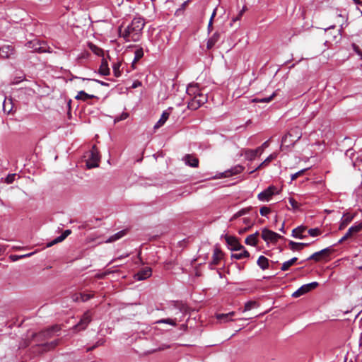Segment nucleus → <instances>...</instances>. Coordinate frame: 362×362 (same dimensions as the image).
<instances>
[{"label":"nucleus","instance_id":"1","mask_svg":"<svg viewBox=\"0 0 362 362\" xmlns=\"http://www.w3.org/2000/svg\"><path fill=\"white\" fill-rule=\"evenodd\" d=\"M145 22L142 18H133L131 23L122 31L119 28V36L126 42H137L140 40Z\"/></svg>","mask_w":362,"mask_h":362},{"label":"nucleus","instance_id":"2","mask_svg":"<svg viewBox=\"0 0 362 362\" xmlns=\"http://www.w3.org/2000/svg\"><path fill=\"white\" fill-rule=\"evenodd\" d=\"M281 189L276 186L270 185L267 189L260 192L257 197L259 201L268 202L273 200L274 197L279 195Z\"/></svg>","mask_w":362,"mask_h":362},{"label":"nucleus","instance_id":"3","mask_svg":"<svg viewBox=\"0 0 362 362\" xmlns=\"http://www.w3.org/2000/svg\"><path fill=\"white\" fill-rule=\"evenodd\" d=\"M100 156L97 148L93 146L90 151L86 160V166L88 169L98 167Z\"/></svg>","mask_w":362,"mask_h":362},{"label":"nucleus","instance_id":"4","mask_svg":"<svg viewBox=\"0 0 362 362\" xmlns=\"http://www.w3.org/2000/svg\"><path fill=\"white\" fill-rule=\"evenodd\" d=\"M25 46L28 49H32L33 52L39 53L51 52L49 47H47L45 42L41 43L37 40H33L28 42L25 44Z\"/></svg>","mask_w":362,"mask_h":362},{"label":"nucleus","instance_id":"5","mask_svg":"<svg viewBox=\"0 0 362 362\" xmlns=\"http://www.w3.org/2000/svg\"><path fill=\"white\" fill-rule=\"evenodd\" d=\"M333 251L334 250L331 247L325 248L311 255L307 260H314L315 262L327 260Z\"/></svg>","mask_w":362,"mask_h":362},{"label":"nucleus","instance_id":"6","mask_svg":"<svg viewBox=\"0 0 362 362\" xmlns=\"http://www.w3.org/2000/svg\"><path fill=\"white\" fill-rule=\"evenodd\" d=\"M92 321V315L89 310L86 311L82 315L80 321L73 327V329L75 332L84 330L89 323Z\"/></svg>","mask_w":362,"mask_h":362},{"label":"nucleus","instance_id":"7","mask_svg":"<svg viewBox=\"0 0 362 362\" xmlns=\"http://www.w3.org/2000/svg\"><path fill=\"white\" fill-rule=\"evenodd\" d=\"M207 102V97L206 95H199V96L193 97L192 99L188 103L187 107L192 110H196L202 105Z\"/></svg>","mask_w":362,"mask_h":362},{"label":"nucleus","instance_id":"8","mask_svg":"<svg viewBox=\"0 0 362 362\" xmlns=\"http://www.w3.org/2000/svg\"><path fill=\"white\" fill-rule=\"evenodd\" d=\"M168 37L165 33L158 32L153 40V44L158 50H163L165 48Z\"/></svg>","mask_w":362,"mask_h":362},{"label":"nucleus","instance_id":"9","mask_svg":"<svg viewBox=\"0 0 362 362\" xmlns=\"http://www.w3.org/2000/svg\"><path fill=\"white\" fill-rule=\"evenodd\" d=\"M261 235L264 241H270L272 243H276L279 239L283 238L281 235L267 228H264L262 230Z\"/></svg>","mask_w":362,"mask_h":362},{"label":"nucleus","instance_id":"10","mask_svg":"<svg viewBox=\"0 0 362 362\" xmlns=\"http://www.w3.org/2000/svg\"><path fill=\"white\" fill-rule=\"evenodd\" d=\"M317 286V282H312L308 284H305L300 287L296 291H295L292 296L295 298L300 297V296L307 293L313 289H315Z\"/></svg>","mask_w":362,"mask_h":362},{"label":"nucleus","instance_id":"11","mask_svg":"<svg viewBox=\"0 0 362 362\" xmlns=\"http://www.w3.org/2000/svg\"><path fill=\"white\" fill-rule=\"evenodd\" d=\"M59 339H56L51 342H47L41 344H37L35 348L37 349V351L41 354L54 349L57 346L59 345Z\"/></svg>","mask_w":362,"mask_h":362},{"label":"nucleus","instance_id":"12","mask_svg":"<svg viewBox=\"0 0 362 362\" xmlns=\"http://www.w3.org/2000/svg\"><path fill=\"white\" fill-rule=\"evenodd\" d=\"M362 230V223H358L349 228L346 234L339 240V243H342L346 240L353 237L354 235Z\"/></svg>","mask_w":362,"mask_h":362},{"label":"nucleus","instance_id":"13","mask_svg":"<svg viewBox=\"0 0 362 362\" xmlns=\"http://www.w3.org/2000/svg\"><path fill=\"white\" fill-rule=\"evenodd\" d=\"M225 239L231 250L238 251L244 248V246L240 243L238 238L234 236L226 235Z\"/></svg>","mask_w":362,"mask_h":362},{"label":"nucleus","instance_id":"14","mask_svg":"<svg viewBox=\"0 0 362 362\" xmlns=\"http://www.w3.org/2000/svg\"><path fill=\"white\" fill-rule=\"evenodd\" d=\"M41 334V332L39 333H33L32 334V339L25 341L23 342V344H21V347L25 348V347L30 346L31 344V341H34L36 343H39V342L46 340L49 338H51V335L48 334V335H46V337H42V336H39V334Z\"/></svg>","mask_w":362,"mask_h":362},{"label":"nucleus","instance_id":"15","mask_svg":"<svg viewBox=\"0 0 362 362\" xmlns=\"http://www.w3.org/2000/svg\"><path fill=\"white\" fill-rule=\"evenodd\" d=\"M152 274V270L150 267H145L139 270L134 274V279L137 281L145 280Z\"/></svg>","mask_w":362,"mask_h":362},{"label":"nucleus","instance_id":"16","mask_svg":"<svg viewBox=\"0 0 362 362\" xmlns=\"http://www.w3.org/2000/svg\"><path fill=\"white\" fill-rule=\"evenodd\" d=\"M182 160L188 166L192 168H197L199 166V159L193 155L186 154L182 158Z\"/></svg>","mask_w":362,"mask_h":362},{"label":"nucleus","instance_id":"17","mask_svg":"<svg viewBox=\"0 0 362 362\" xmlns=\"http://www.w3.org/2000/svg\"><path fill=\"white\" fill-rule=\"evenodd\" d=\"M14 54V48L12 45H4L0 47V57L3 59L9 58Z\"/></svg>","mask_w":362,"mask_h":362},{"label":"nucleus","instance_id":"18","mask_svg":"<svg viewBox=\"0 0 362 362\" xmlns=\"http://www.w3.org/2000/svg\"><path fill=\"white\" fill-rule=\"evenodd\" d=\"M187 93L192 97L199 96V95H204L200 93V89L197 83L189 84L187 87Z\"/></svg>","mask_w":362,"mask_h":362},{"label":"nucleus","instance_id":"19","mask_svg":"<svg viewBox=\"0 0 362 362\" xmlns=\"http://www.w3.org/2000/svg\"><path fill=\"white\" fill-rule=\"evenodd\" d=\"M307 230V227L304 226H298L292 230V236L296 238L303 239L306 237L304 233Z\"/></svg>","mask_w":362,"mask_h":362},{"label":"nucleus","instance_id":"20","mask_svg":"<svg viewBox=\"0 0 362 362\" xmlns=\"http://www.w3.org/2000/svg\"><path fill=\"white\" fill-rule=\"evenodd\" d=\"M221 34L219 32H215L207 41L206 48L211 49L220 40Z\"/></svg>","mask_w":362,"mask_h":362},{"label":"nucleus","instance_id":"21","mask_svg":"<svg viewBox=\"0 0 362 362\" xmlns=\"http://www.w3.org/2000/svg\"><path fill=\"white\" fill-rule=\"evenodd\" d=\"M223 257V252L221 251V249L216 247L214 250V254L212 257V260L211 262V264L212 265H217L219 264L220 260Z\"/></svg>","mask_w":362,"mask_h":362},{"label":"nucleus","instance_id":"22","mask_svg":"<svg viewBox=\"0 0 362 362\" xmlns=\"http://www.w3.org/2000/svg\"><path fill=\"white\" fill-rule=\"evenodd\" d=\"M71 233V230H69V229L64 230L63 232V233L60 236L56 238L52 241H51L50 243H47V247H51V246H52V245H55L57 243L62 242Z\"/></svg>","mask_w":362,"mask_h":362},{"label":"nucleus","instance_id":"23","mask_svg":"<svg viewBox=\"0 0 362 362\" xmlns=\"http://www.w3.org/2000/svg\"><path fill=\"white\" fill-rule=\"evenodd\" d=\"M310 244L309 243H296L292 240H291L288 243V246L291 250L295 251V250H301L304 247H308Z\"/></svg>","mask_w":362,"mask_h":362},{"label":"nucleus","instance_id":"24","mask_svg":"<svg viewBox=\"0 0 362 362\" xmlns=\"http://www.w3.org/2000/svg\"><path fill=\"white\" fill-rule=\"evenodd\" d=\"M98 72L100 74L103 76H108L110 74V69L108 67V64L106 59H103L101 64L100 66Z\"/></svg>","mask_w":362,"mask_h":362},{"label":"nucleus","instance_id":"25","mask_svg":"<svg viewBox=\"0 0 362 362\" xmlns=\"http://www.w3.org/2000/svg\"><path fill=\"white\" fill-rule=\"evenodd\" d=\"M235 315V312H230L226 314H216V317L218 320L223 322L232 321V317Z\"/></svg>","mask_w":362,"mask_h":362},{"label":"nucleus","instance_id":"26","mask_svg":"<svg viewBox=\"0 0 362 362\" xmlns=\"http://www.w3.org/2000/svg\"><path fill=\"white\" fill-rule=\"evenodd\" d=\"M258 236H259L258 232H256L254 234L248 235L245 240V244L249 245L255 246L258 242V240H257Z\"/></svg>","mask_w":362,"mask_h":362},{"label":"nucleus","instance_id":"27","mask_svg":"<svg viewBox=\"0 0 362 362\" xmlns=\"http://www.w3.org/2000/svg\"><path fill=\"white\" fill-rule=\"evenodd\" d=\"M354 216L351 214H346L342 217L341 222L340 223L339 230L344 229L346 226L352 221Z\"/></svg>","mask_w":362,"mask_h":362},{"label":"nucleus","instance_id":"28","mask_svg":"<svg viewBox=\"0 0 362 362\" xmlns=\"http://www.w3.org/2000/svg\"><path fill=\"white\" fill-rule=\"evenodd\" d=\"M170 115V112L168 110H165L161 115L160 119L157 122V123L154 125L155 129H158L161 126H163L165 122L167 121Z\"/></svg>","mask_w":362,"mask_h":362},{"label":"nucleus","instance_id":"29","mask_svg":"<svg viewBox=\"0 0 362 362\" xmlns=\"http://www.w3.org/2000/svg\"><path fill=\"white\" fill-rule=\"evenodd\" d=\"M60 329H61L60 326L56 325L52 326L51 327H49L45 330L42 331L41 334H39V336L46 337V335L49 334V335H51V337H52L53 332H59Z\"/></svg>","mask_w":362,"mask_h":362},{"label":"nucleus","instance_id":"30","mask_svg":"<svg viewBox=\"0 0 362 362\" xmlns=\"http://www.w3.org/2000/svg\"><path fill=\"white\" fill-rule=\"evenodd\" d=\"M96 96H95L94 95H90V94H88L86 93L85 91L83 90H81L78 93L77 95L75 97V99L76 100H82V101H87L88 99H92V98H95Z\"/></svg>","mask_w":362,"mask_h":362},{"label":"nucleus","instance_id":"31","mask_svg":"<svg viewBox=\"0 0 362 362\" xmlns=\"http://www.w3.org/2000/svg\"><path fill=\"white\" fill-rule=\"evenodd\" d=\"M127 234V230H122L121 231H119L118 233L114 234L113 235L110 236L105 243H113L120 238H122L123 236H124Z\"/></svg>","mask_w":362,"mask_h":362},{"label":"nucleus","instance_id":"32","mask_svg":"<svg viewBox=\"0 0 362 362\" xmlns=\"http://www.w3.org/2000/svg\"><path fill=\"white\" fill-rule=\"evenodd\" d=\"M258 266L263 270L269 268V259L264 256H260L257 259Z\"/></svg>","mask_w":362,"mask_h":362},{"label":"nucleus","instance_id":"33","mask_svg":"<svg viewBox=\"0 0 362 362\" xmlns=\"http://www.w3.org/2000/svg\"><path fill=\"white\" fill-rule=\"evenodd\" d=\"M242 252L235 253L231 255L232 259H241L243 258H248L250 257V252L244 247L242 248Z\"/></svg>","mask_w":362,"mask_h":362},{"label":"nucleus","instance_id":"34","mask_svg":"<svg viewBox=\"0 0 362 362\" xmlns=\"http://www.w3.org/2000/svg\"><path fill=\"white\" fill-rule=\"evenodd\" d=\"M88 47L97 56H103V50L101 48L96 46L95 45H94L93 43L88 42Z\"/></svg>","mask_w":362,"mask_h":362},{"label":"nucleus","instance_id":"35","mask_svg":"<svg viewBox=\"0 0 362 362\" xmlns=\"http://www.w3.org/2000/svg\"><path fill=\"white\" fill-rule=\"evenodd\" d=\"M298 260L297 257H293L292 259H289L288 261H286L283 263L281 269L282 271H287L288 269L293 266Z\"/></svg>","mask_w":362,"mask_h":362},{"label":"nucleus","instance_id":"36","mask_svg":"<svg viewBox=\"0 0 362 362\" xmlns=\"http://www.w3.org/2000/svg\"><path fill=\"white\" fill-rule=\"evenodd\" d=\"M144 57V49L142 47L136 46V49L134 52V58L133 63L138 62Z\"/></svg>","mask_w":362,"mask_h":362},{"label":"nucleus","instance_id":"37","mask_svg":"<svg viewBox=\"0 0 362 362\" xmlns=\"http://www.w3.org/2000/svg\"><path fill=\"white\" fill-rule=\"evenodd\" d=\"M243 170V168L240 165H237L235 168H232L229 171H226L225 173V177H228L233 175H237L240 173Z\"/></svg>","mask_w":362,"mask_h":362},{"label":"nucleus","instance_id":"38","mask_svg":"<svg viewBox=\"0 0 362 362\" xmlns=\"http://www.w3.org/2000/svg\"><path fill=\"white\" fill-rule=\"evenodd\" d=\"M16 177H18V178L20 177V176L18 175L16 173L8 174L6 177H2L1 181L6 184H11L16 180Z\"/></svg>","mask_w":362,"mask_h":362},{"label":"nucleus","instance_id":"39","mask_svg":"<svg viewBox=\"0 0 362 362\" xmlns=\"http://www.w3.org/2000/svg\"><path fill=\"white\" fill-rule=\"evenodd\" d=\"M250 209H251V208L248 207V208H245V209H243L240 210L239 211H238L236 214H235L231 217V218L230 219V221H233L235 219L238 218V217H240V216L247 214L250 211Z\"/></svg>","mask_w":362,"mask_h":362},{"label":"nucleus","instance_id":"40","mask_svg":"<svg viewBox=\"0 0 362 362\" xmlns=\"http://www.w3.org/2000/svg\"><path fill=\"white\" fill-rule=\"evenodd\" d=\"M122 63L118 61L115 62L112 65V70L115 77H119L121 76L120 66Z\"/></svg>","mask_w":362,"mask_h":362},{"label":"nucleus","instance_id":"41","mask_svg":"<svg viewBox=\"0 0 362 362\" xmlns=\"http://www.w3.org/2000/svg\"><path fill=\"white\" fill-rule=\"evenodd\" d=\"M257 306V303L256 301H255V300L247 301L245 304V308H244L243 312L249 311L251 309H252L253 308H255Z\"/></svg>","mask_w":362,"mask_h":362},{"label":"nucleus","instance_id":"42","mask_svg":"<svg viewBox=\"0 0 362 362\" xmlns=\"http://www.w3.org/2000/svg\"><path fill=\"white\" fill-rule=\"evenodd\" d=\"M276 93H273L269 97L262 98H255L254 99V102L256 103H269L273 100L275 97Z\"/></svg>","mask_w":362,"mask_h":362},{"label":"nucleus","instance_id":"43","mask_svg":"<svg viewBox=\"0 0 362 362\" xmlns=\"http://www.w3.org/2000/svg\"><path fill=\"white\" fill-rule=\"evenodd\" d=\"M105 342V339L102 338V339H98L93 346L88 347L87 349V352L91 351L94 350L95 348H97L100 346L104 345Z\"/></svg>","mask_w":362,"mask_h":362},{"label":"nucleus","instance_id":"44","mask_svg":"<svg viewBox=\"0 0 362 362\" xmlns=\"http://www.w3.org/2000/svg\"><path fill=\"white\" fill-rule=\"evenodd\" d=\"M308 233L312 237H316L321 235L322 231L318 228L307 229Z\"/></svg>","mask_w":362,"mask_h":362},{"label":"nucleus","instance_id":"45","mask_svg":"<svg viewBox=\"0 0 362 362\" xmlns=\"http://www.w3.org/2000/svg\"><path fill=\"white\" fill-rule=\"evenodd\" d=\"M337 23L339 25L340 27H342L344 22L346 21V16L341 13L337 14Z\"/></svg>","mask_w":362,"mask_h":362},{"label":"nucleus","instance_id":"46","mask_svg":"<svg viewBox=\"0 0 362 362\" xmlns=\"http://www.w3.org/2000/svg\"><path fill=\"white\" fill-rule=\"evenodd\" d=\"M216 14V8H215L212 13V15L211 16V18L209 20V24H208V28H207V30H208V33H211L212 31V29H213V20H214V18L215 17Z\"/></svg>","mask_w":362,"mask_h":362},{"label":"nucleus","instance_id":"47","mask_svg":"<svg viewBox=\"0 0 362 362\" xmlns=\"http://www.w3.org/2000/svg\"><path fill=\"white\" fill-rule=\"evenodd\" d=\"M157 322L158 323H166V324L171 325L173 326L176 325L175 321L170 318L162 319V320H158Z\"/></svg>","mask_w":362,"mask_h":362},{"label":"nucleus","instance_id":"48","mask_svg":"<svg viewBox=\"0 0 362 362\" xmlns=\"http://www.w3.org/2000/svg\"><path fill=\"white\" fill-rule=\"evenodd\" d=\"M94 295L93 294H85V293H80V298H81V301H87L88 300L93 298Z\"/></svg>","mask_w":362,"mask_h":362},{"label":"nucleus","instance_id":"49","mask_svg":"<svg viewBox=\"0 0 362 362\" xmlns=\"http://www.w3.org/2000/svg\"><path fill=\"white\" fill-rule=\"evenodd\" d=\"M271 209L269 207L263 206L260 209V214L263 216H266L268 214H269Z\"/></svg>","mask_w":362,"mask_h":362},{"label":"nucleus","instance_id":"50","mask_svg":"<svg viewBox=\"0 0 362 362\" xmlns=\"http://www.w3.org/2000/svg\"><path fill=\"white\" fill-rule=\"evenodd\" d=\"M90 56V54L88 52H83L82 53H81L78 57H77V60L78 61H80L81 59H86L89 57Z\"/></svg>","mask_w":362,"mask_h":362},{"label":"nucleus","instance_id":"51","mask_svg":"<svg viewBox=\"0 0 362 362\" xmlns=\"http://www.w3.org/2000/svg\"><path fill=\"white\" fill-rule=\"evenodd\" d=\"M171 347L170 345H168V344H162L160 346H159L158 349H154L152 351V353L153 352H156V351H163L165 349H170Z\"/></svg>","mask_w":362,"mask_h":362},{"label":"nucleus","instance_id":"52","mask_svg":"<svg viewBox=\"0 0 362 362\" xmlns=\"http://www.w3.org/2000/svg\"><path fill=\"white\" fill-rule=\"evenodd\" d=\"M276 158V153H272L271 155H269L264 160V163L266 165H267L268 163H269L272 160L275 159Z\"/></svg>","mask_w":362,"mask_h":362},{"label":"nucleus","instance_id":"53","mask_svg":"<svg viewBox=\"0 0 362 362\" xmlns=\"http://www.w3.org/2000/svg\"><path fill=\"white\" fill-rule=\"evenodd\" d=\"M353 49L354 52L361 57L362 59V51L360 49L359 47L356 45V44L352 45Z\"/></svg>","mask_w":362,"mask_h":362},{"label":"nucleus","instance_id":"54","mask_svg":"<svg viewBox=\"0 0 362 362\" xmlns=\"http://www.w3.org/2000/svg\"><path fill=\"white\" fill-rule=\"evenodd\" d=\"M246 154H247V156L249 157L250 159L254 158L257 155V151H254V150L247 151Z\"/></svg>","mask_w":362,"mask_h":362},{"label":"nucleus","instance_id":"55","mask_svg":"<svg viewBox=\"0 0 362 362\" xmlns=\"http://www.w3.org/2000/svg\"><path fill=\"white\" fill-rule=\"evenodd\" d=\"M305 170H306V169H303V170L291 175V180H296L298 176L301 175Z\"/></svg>","mask_w":362,"mask_h":362},{"label":"nucleus","instance_id":"56","mask_svg":"<svg viewBox=\"0 0 362 362\" xmlns=\"http://www.w3.org/2000/svg\"><path fill=\"white\" fill-rule=\"evenodd\" d=\"M33 255V253H30V254H27V255H22V256H20V257H17V256H11V257L13 259V260H16V259H18L20 258H22V257H30Z\"/></svg>","mask_w":362,"mask_h":362},{"label":"nucleus","instance_id":"57","mask_svg":"<svg viewBox=\"0 0 362 362\" xmlns=\"http://www.w3.org/2000/svg\"><path fill=\"white\" fill-rule=\"evenodd\" d=\"M71 298H72L73 301H75V302L78 301L79 300H81L80 293H75L72 296Z\"/></svg>","mask_w":362,"mask_h":362},{"label":"nucleus","instance_id":"58","mask_svg":"<svg viewBox=\"0 0 362 362\" xmlns=\"http://www.w3.org/2000/svg\"><path fill=\"white\" fill-rule=\"evenodd\" d=\"M141 86V83L139 81H135L132 85V88H136L139 86Z\"/></svg>","mask_w":362,"mask_h":362},{"label":"nucleus","instance_id":"59","mask_svg":"<svg viewBox=\"0 0 362 362\" xmlns=\"http://www.w3.org/2000/svg\"><path fill=\"white\" fill-rule=\"evenodd\" d=\"M243 222H244L245 224L248 225V226H252V223L251 222V220L249 218H243Z\"/></svg>","mask_w":362,"mask_h":362},{"label":"nucleus","instance_id":"60","mask_svg":"<svg viewBox=\"0 0 362 362\" xmlns=\"http://www.w3.org/2000/svg\"><path fill=\"white\" fill-rule=\"evenodd\" d=\"M244 11H245V8H243L240 11L238 16H237L235 18H233V21H238V20L240 18V17L242 16V15H243V12H244Z\"/></svg>","mask_w":362,"mask_h":362},{"label":"nucleus","instance_id":"61","mask_svg":"<svg viewBox=\"0 0 362 362\" xmlns=\"http://www.w3.org/2000/svg\"><path fill=\"white\" fill-rule=\"evenodd\" d=\"M93 81L100 83L101 86H108V83H105L104 81H100V80L93 79Z\"/></svg>","mask_w":362,"mask_h":362},{"label":"nucleus","instance_id":"62","mask_svg":"<svg viewBox=\"0 0 362 362\" xmlns=\"http://www.w3.org/2000/svg\"><path fill=\"white\" fill-rule=\"evenodd\" d=\"M268 146H269V141H267L264 142L260 147L264 150V148H267Z\"/></svg>","mask_w":362,"mask_h":362},{"label":"nucleus","instance_id":"63","mask_svg":"<svg viewBox=\"0 0 362 362\" xmlns=\"http://www.w3.org/2000/svg\"><path fill=\"white\" fill-rule=\"evenodd\" d=\"M250 228H251V226H247V227H246V228H243V229L240 230L239 233H240V234H242V233H245V232H246V231H247Z\"/></svg>","mask_w":362,"mask_h":362},{"label":"nucleus","instance_id":"64","mask_svg":"<svg viewBox=\"0 0 362 362\" xmlns=\"http://www.w3.org/2000/svg\"><path fill=\"white\" fill-rule=\"evenodd\" d=\"M359 346L362 349V333L361 334V336H360V343H359Z\"/></svg>","mask_w":362,"mask_h":362}]
</instances>
